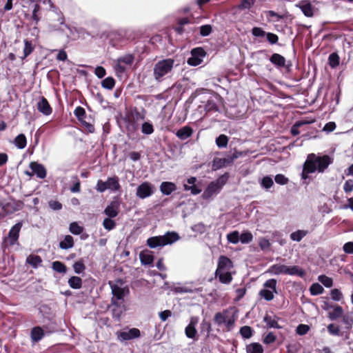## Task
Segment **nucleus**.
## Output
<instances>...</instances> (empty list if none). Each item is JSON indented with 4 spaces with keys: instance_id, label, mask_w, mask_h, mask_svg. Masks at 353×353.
<instances>
[{
    "instance_id": "f257e3e1",
    "label": "nucleus",
    "mask_w": 353,
    "mask_h": 353,
    "mask_svg": "<svg viewBox=\"0 0 353 353\" xmlns=\"http://www.w3.org/2000/svg\"><path fill=\"white\" fill-rule=\"evenodd\" d=\"M327 318L332 321L341 319V322L344 324L343 329L345 330H342L339 324L332 323L327 326L328 333L332 336H345V339H348L353 325V310L344 313L343 307L337 304L328 312Z\"/></svg>"
},
{
    "instance_id": "f03ea898",
    "label": "nucleus",
    "mask_w": 353,
    "mask_h": 353,
    "mask_svg": "<svg viewBox=\"0 0 353 353\" xmlns=\"http://www.w3.org/2000/svg\"><path fill=\"white\" fill-rule=\"evenodd\" d=\"M333 161L334 159L327 154L319 156L314 153L309 154L303 164L302 179H306L309 174L314 173L316 170L321 173L324 172L328 166L333 163Z\"/></svg>"
},
{
    "instance_id": "7ed1b4c3",
    "label": "nucleus",
    "mask_w": 353,
    "mask_h": 353,
    "mask_svg": "<svg viewBox=\"0 0 353 353\" xmlns=\"http://www.w3.org/2000/svg\"><path fill=\"white\" fill-rule=\"evenodd\" d=\"M174 60L171 58L158 61L153 68V77L157 82H161L168 77L174 68Z\"/></svg>"
},
{
    "instance_id": "20e7f679",
    "label": "nucleus",
    "mask_w": 353,
    "mask_h": 353,
    "mask_svg": "<svg viewBox=\"0 0 353 353\" xmlns=\"http://www.w3.org/2000/svg\"><path fill=\"white\" fill-rule=\"evenodd\" d=\"M236 319L237 316L235 313L229 316L228 310H223L222 312H216L214 314L213 321L218 327L223 325L222 328L223 332H230L234 328Z\"/></svg>"
},
{
    "instance_id": "39448f33",
    "label": "nucleus",
    "mask_w": 353,
    "mask_h": 353,
    "mask_svg": "<svg viewBox=\"0 0 353 353\" xmlns=\"http://www.w3.org/2000/svg\"><path fill=\"white\" fill-rule=\"evenodd\" d=\"M180 239L176 232H168L162 236H155L148 239L147 245L150 248L172 244Z\"/></svg>"
},
{
    "instance_id": "423d86ee",
    "label": "nucleus",
    "mask_w": 353,
    "mask_h": 353,
    "mask_svg": "<svg viewBox=\"0 0 353 353\" xmlns=\"http://www.w3.org/2000/svg\"><path fill=\"white\" fill-rule=\"evenodd\" d=\"M277 281L275 279H270L267 280L263 283L265 288L271 289L272 291L268 289H262L259 291V295L263 298L265 301H270L274 299V293L277 294L278 291L276 289Z\"/></svg>"
},
{
    "instance_id": "0eeeda50",
    "label": "nucleus",
    "mask_w": 353,
    "mask_h": 353,
    "mask_svg": "<svg viewBox=\"0 0 353 353\" xmlns=\"http://www.w3.org/2000/svg\"><path fill=\"white\" fill-rule=\"evenodd\" d=\"M74 115L77 117L78 120L81 123V124L85 128V130H88V132H93L94 130V128L93 125L88 121V117L86 116L85 111L84 108L81 106H78L74 110ZM89 120H91L90 118H88Z\"/></svg>"
},
{
    "instance_id": "6e6552de",
    "label": "nucleus",
    "mask_w": 353,
    "mask_h": 353,
    "mask_svg": "<svg viewBox=\"0 0 353 353\" xmlns=\"http://www.w3.org/2000/svg\"><path fill=\"white\" fill-rule=\"evenodd\" d=\"M205 55L206 53L202 48H194L191 51V57L188 59L187 63L190 65L197 66L202 63Z\"/></svg>"
},
{
    "instance_id": "1a4fd4ad",
    "label": "nucleus",
    "mask_w": 353,
    "mask_h": 353,
    "mask_svg": "<svg viewBox=\"0 0 353 353\" xmlns=\"http://www.w3.org/2000/svg\"><path fill=\"white\" fill-rule=\"evenodd\" d=\"M238 157L236 154L229 155L225 158L215 157L212 162V170L216 171L224 167L230 165L233 163L234 160Z\"/></svg>"
},
{
    "instance_id": "9d476101",
    "label": "nucleus",
    "mask_w": 353,
    "mask_h": 353,
    "mask_svg": "<svg viewBox=\"0 0 353 353\" xmlns=\"http://www.w3.org/2000/svg\"><path fill=\"white\" fill-rule=\"evenodd\" d=\"M154 192V186L148 182L145 181L140 184L137 188V196L140 199H145L150 196Z\"/></svg>"
},
{
    "instance_id": "9b49d317",
    "label": "nucleus",
    "mask_w": 353,
    "mask_h": 353,
    "mask_svg": "<svg viewBox=\"0 0 353 353\" xmlns=\"http://www.w3.org/2000/svg\"><path fill=\"white\" fill-rule=\"evenodd\" d=\"M122 301H116L111 300L109 309L112 313V318L117 321H119L122 314L125 311V307Z\"/></svg>"
},
{
    "instance_id": "f8f14e48",
    "label": "nucleus",
    "mask_w": 353,
    "mask_h": 353,
    "mask_svg": "<svg viewBox=\"0 0 353 353\" xmlns=\"http://www.w3.org/2000/svg\"><path fill=\"white\" fill-rule=\"evenodd\" d=\"M121 202L119 199H114L112 201L109 205L105 208L104 214L110 217L114 218L118 216L120 211Z\"/></svg>"
},
{
    "instance_id": "ddd939ff",
    "label": "nucleus",
    "mask_w": 353,
    "mask_h": 353,
    "mask_svg": "<svg viewBox=\"0 0 353 353\" xmlns=\"http://www.w3.org/2000/svg\"><path fill=\"white\" fill-rule=\"evenodd\" d=\"M141 332L138 328H131L128 331L119 332L117 334L120 341H129L140 337Z\"/></svg>"
},
{
    "instance_id": "4468645a",
    "label": "nucleus",
    "mask_w": 353,
    "mask_h": 353,
    "mask_svg": "<svg viewBox=\"0 0 353 353\" xmlns=\"http://www.w3.org/2000/svg\"><path fill=\"white\" fill-rule=\"evenodd\" d=\"M233 268V263L230 259L228 256L221 255L219 256L218 260L217 268L215 272V274L219 273V272L230 270Z\"/></svg>"
},
{
    "instance_id": "2eb2a0df",
    "label": "nucleus",
    "mask_w": 353,
    "mask_h": 353,
    "mask_svg": "<svg viewBox=\"0 0 353 353\" xmlns=\"http://www.w3.org/2000/svg\"><path fill=\"white\" fill-rule=\"evenodd\" d=\"M109 285L112 290V294L113 296L111 300H114L116 301H122L124 302V296H125V288H122L118 286L116 284H114L112 281H109Z\"/></svg>"
},
{
    "instance_id": "dca6fc26",
    "label": "nucleus",
    "mask_w": 353,
    "mask_h": 353,
    "mask_svg": "<svg viewBox=\"0 0 353 353\" xmlns=\"http://www.w3.org/2000/svg\"><path fill=\"white\" fill-rule=\"evenodd\" d=\"M29 167L38 178L43 179L46 177L47 172L43 165L36 161H32L30 163Z\"/></svg>"
},
{
    "instance_id": "f3484780",
    "label": "nucleus",
    "mask_w": 353,
    "mask_h": 353,
    "mask_svg": "<svg viewBox=\"0 0 353 353\" xmlns=\"http://www.w3.org/2000/svg\"><path fill=\"white\" fill-rule=\"evenodd\" d=\"M23 223L18 222L14 225L8 233V238L10 239V245H14L19 239V232L22 228Z\"/></svg>"
},
{
    "instance_id": "a211bd4d",
    "label": "nucleus",
    "mask_w": 353,
    "mask_h": 353,
    "mask_svg": "<svg viewBox=\"0 0 353 353\" xmlns=\"http://www.w3.org/2000/svg\"><path fill=\"white\" fill-rule=\"evenodd\" d=\"M220 190V186L217 185L216 183L212 181L209 183L206 189L204 190L202 194V197L203 199H209L214 194L218 193Z\"/></svg>"
},
{
    "instance_id": "6ab92c4d",
    "label": "nucleus",
    "mask_w": 353,
    "mask_h": 353,
    "mask_svg": "<svg viewBox=\"0 0 353 353\" xmlns=\"http://www.w3.org/2000/svg\"><path fill=\"white\" fill-rule=\"evenodd\" d=\"M43 330L40 326H35L30 331V339L32 343H37L44 336Z\"/></svg>"
},
{
    "instance_id": "aec40b11",
    "label": "nucleus",
    "mask_w": 353,
    "mask_h": 353,
    "mask_svg": "<svg viewBox=\"0 0 353 353\" xmlns=\"http://www.w3.org/2000/svg\"><path fill=\"white\" fill-rule=\"evenodd\" d=\"M176 188V185L173 182L163 181L160 185V191L164 195H170Z\"/></svg>"
},
{
    "instance_id": "412c9836",
    "label": "nucleus",
    "mask_w": 353,
    "mask_h": 353,
    "mask_svg": "<svg viewBox=\"0 0 353 353\" xmlns=\"http://www.w3.org/2000/svg\"><path fill=\"white\" fill-rule=\"evenodd\" d=\"M37 109L45 115H50L52 113V108L47 99L44 97H41L40 101L38 102Z\"/></svg>"
},
{
    "instance_id": "4be33fe9",
    "label": "nucleus",
    "mask_w": 353,
    "mask_h": 353,
    "mask_svg": "<svg viewBox=\"0 0 353 353\" xmlns=\"http://www.w3.org/2000/svg\"><path fill=\"white\" fill-rule=\"evenodd\" d=\"M279 318L276 316L272 317L270 315L266 314L263 317V321L266 323L268 328L280 329L281 326L278 323Z\"/></svg>"
},
{
    "instance_id": "5701e85b",
    "label": "nucleus",
    "mask_w": 353,
    "mask_h": 353,
    "mask_svg": "<svg viewBox=\"0 0 353 353\" xmlns=\"http://www.w3.org/2000/svg\"><path fill=\"white\" fill-rule=\"evenodd\" d=\"M139 259L141 261V263L143 265H152L154 262V257L151 254L150 252L146 250V251H141L139 254Z\"/></svg>"
},
{
    "instance_id": "b1692460",
    "label": "nucleus",
    "mask_w": 353,
    "mask_h": 353,
    "mask_svg": "<svg viewBox=\"0 0 353 353\" xmlns=\"http://www.w3.org/2000/svg\"><path fill=\"white\" fill-rule=\"evenodd\" d=\"M285 274L291 276H299L303 277L305 275V271L297 265L287 266Z\"/></svg>"
},
{
    "instance_id": "393cba45",
    "label": "nucleus",
    "mask_w": 353,
    "mask_h": 353,
    "mask_svg": "<svg viewBox=\"0 0 353 353\" xmlns=\"http://www.w3.org/2000/svg\"><path fill=\"white\" fill-rule=\"evenodd\" d=\"M270 61H271V63H272L274 65L277 66V67H283L285 64V59L284 57H283L282 55L279 54H277V53H274L273 54L270 59Z\"/></svg>"
},
{
    "instance_id": "a878e982",
    "label": "nucleus",
    "mask_w": 353,
    "mask_h": 353,
    "mask_svg": "<svg viewBox=\"0 0 353 353\" xmlns=\"http://www.w3.org/2000/svg\"><path fill=\"white\" fill-rule=\"evenodd\" d=\"M286 267L285 265L281 264H274L270 267L268 269V272L272 273L274 274H285L286 273Z\"/></svg>"
},
{
    "instance_id": "bb28decb",
    "label": "nucleus",
    "mask_w": 353,
    "mask_h": 353,
    "mask_svg": "<svg viewBox=\"0 0 353 353\" xmlns=\"http://www.w3.org/2000/svg\"><path fill=\"white\" fill-rule=\"evenodd\" d=\"M310 122L306 121H297L292 125L290 132H299V128H302V130H307L309 128Z\"/></svg>"
},
{
    "instance_id": "cd10ccee",
    "label": "nucleus",
    "mask_w": 353,
    "mask_h": 353,
    "mask_svg": "<svg viewBox=\"0 0 353 353\" xmlns=\"http://www.w3.org/2000/svg\"><path fill=\"white\" fill-rule=\"evenodd\" d=\"M107 186L108 189H110L112 190H118L121 186L119 183V178L117 176H114L113 177H108L107 181Z\"/></svg>"
},
{
    "instance_id": "c85d7f7f",
    "label": "nucleus",
    "mask_w": 353,
    "mask_h": 353,
    "mask_svg": "<svg viewBox=\"0 0 353 353\" xmlns=\"http://www.w3.org/2000/svg\"><path fill=\"white\" fill-rule=\"evenodd\" d=\"M74 239L70 235H66L63 241L59 243L61 249L67 250L74 246Z\"/></svg>"
},
{
    "instance_id": "c756f323",
    "label": "nucleus",
    "mask_w": 353,
    "mask_h": 353,
    "mask_svg": "<svg viewBox=\"0 0 353 353\" xmlns=\"http://www.w3.org/2000/svg\"><path fill=\"white\" fill-rule=\"evenodd\" d=\"M69 286L75 290L80 289L82 287V279L77 276H72L68 279Z\"/></svg>"
},
{
    "instance_id": "7c9ffc66",
    "label": "nucleus",
    "mask_w": 353,
    "mask_h": 353,
    "mask_svg": "<svg viewBox=\"0 0 353 353\" xmlns=\"http://www.w3.org/2000/svg\"><path fill=\"white\" fill-rule=\"evenodd\" d=\"M228 271L229 270H227L225 272H223V271L219 272V273L215 274L216 276L219 277V281L221 283L229 284L232 281V276L231 273Z\"/></svg>"
},
{
    "instance_id": "2f4dec72",
    "label": "nucleus",
    "mask_w": 353,
    "mask_h": 353,
    "mask_svg": "<svg viewBox=\"0 0 353 353\" xmlns=\"http://www.w3.org/2000/svg\"><path fill=\"white\" fill-rule=\"evenodd\" d=\"M26 263L37 268L42 263V259L39 255L30 254L27 257Z\"/></svg>"
},
{
    "instance_id": "473e14b6",
    "label": "nucleus",
    "mask_w": 353,
    "mask_h": 353,
    "mask_svg": "<svg viewBox=\"0 0 353 353\" xmlns=\"http://www.w3.org/2000/svg\"><path fill=\"white\" fill-rule=\"evenodd\" d=\"M300 9L305 16L312 17L313 15V10L312 5L307 1L302 2L299 6Z\"/></svg>"
},
{
    "instance_id": "72a5a7b5",
    "label": "nucleus",
    "mask_w": 353,
    "mask_h": 353,
    "mask_svg": "<svg viewBox=\"0 0 353 353\" xmlns=\"http://www.w3.org/2000/svg\"><path fill=\"white\" fill-rule=\"evenodd\" d=\"M248 353H263V346L259 343H252L247 346Z\"/></svg>"
},
{
    "instance_id": "f704fd0d",
    "label": "nucleus",
    "mask_w": 353,
    "mask_h": 353,
    "mask_svg": "<svg viewBox=\"0 0 353 353\" xmlns=\"http://www.w3.org/2000/svg\"><path fill=\"white\" fill-rule=\"evenodd\" d=\"M308 232L303 230H298L290 234V239L292 241L299 242L307 234Z\"/></svg>"
},
{
    "instance_id": "c9c22d12",
    "label": "nucleus",
    "mask_w": 353,
    "mask_h": 353,
    "mask_svg": "<svg viewBox=\"0 0 353 353\" xmlns=\"http://www.w3.org/2000/svg\"><path fill=\"white\" fill-rule=\"evenodd\" d=\"M14 143L18 148L23 149L27 144V140L24 134H19L14 139Z\"/></svg>"
},
{
    "instance_id": "e433bc0d",
    "label": "nucleus",
    "mask_w": 353,
    "mask_h": 353,
    "mask_svg": "<svg viewBox=\"0 0 353 353\" xmlns=\"http://www.w3.org/2000/svg\"><path fill=\"white\" fill-rule=\"evenodd\" d=\"M239 333L244 339H250L254 334L253 329L248 325H244L240 328Z\"/></svg>"
},
{
    "instance_id": "4c0bfd02",
    "label": "nucleus",
    "mask_w": 353,
    "mask_h": 353,
    "mask_svg": "<svg viewBox=\"0 0 353 353\" xmlns=\"http://www.w3.org/2000/svg\"><path fill=\"white\" fill-rule=\"evenodd\" d=\"M52 269L59 273L65 274L67 272V267L66 265L59 261H54L52 264Z\"/></svg>"
},
{
    "instance_id": "58836bf2",
    "label": "nucleus",
    "mask_w": 353,
    "mask_h": 353,
    "mask_svg": "<svg viewBox=\"0 0 353 353\" xmlns=\"http://www.w3.org/2000/svg\"><path fill=\"white\" fill-rule=\"evenodd\" d=\"M310 292L312 295L316 296L322 294L324 289L319 283H314L310 287Z\"/></svg>"
},
{
    "instance_id": "ea45409f",
    "label": "nucleus",
    "mask_w": 353,
    "mask_h": 353,
    "mask_svg": "<svg viewBox=\"0 0 353 353\" xmlns=\"http://www.w3.org/2000/svg\"><path fill=\"white\" fill-rule=\"evenodd\" d=\"M115 85V81L112 77H108L101 81V86L107 90H112Z\"/></svg>"
},
{
    "instance_id": "a19ab883",
    "label": "nucleus",
    "mask_w": 353,
    "mask_h": 353,
    "mask_svg": "<svg viewBox=\"0 0 353 353\" xmlns=\"http://www.w3.org/2000/svg\"><path fill=\"white\" fill-rule=\"evenodd\" d=\"M72 267H73L74 272L76 274H79L83 272L84 270H85V265L83 263V259H80V260L76 261L73 264Z\"/></svg>"
},
{
    "instance_id": "79ce46f5",
    "label": "nucleus",
    "mask_w": 353,
    "mask_h": 353,
    "mask_svg": "<svg viewBox=\"0 0 353 353\" xmlns=\"http://www.w3.org/2000/svg\"><path fill=\"white\" fill-rule=\"evenodd\" d=\"M321 308L325 311L330 312L336 304L331 302L327 297H322Z\"/></svg>"
},
{
    "instance_id": "37998d69",
    "label": "nucleus",
    "mask_w": 353,
    "mask_h": 353,
    "mask_svg": "<svg viewBox=\"0 0 353 353\" xmlns=\"http://www.w3.org/2000/svg\"><path fill=\"white\" fill-rule=\"evenodd\" d=\"M329 65L331 68H336L339 65V57L336 53H332L328 57Z\"/></svg>"
},
{
    "instance_id": "c03bdc74",
    "label": "nucleus",
    "mask_w": 353,
    "mask_h": 353,
    "mask_svg": "<svg viewBox=\"0 0 353 353\" xmlns=\"http://www.w3.org/2000/svg\"><path fill=\"white\" fill-rule=\"evenodd\" d=\"M117 60L125 66H130L134 61V57L128 54L118 58Z\"/></svg>"
},
{
    "instance_id": "a18cd8bd",
    "label": "nucleus",
    "mask_w": 353,
    "mask_h": 353,
    "mask_svg": "<svg viewBox=\"0 0 353 353\" xmlns=\"http://www.w3.org/2000/svg\"><path fill=\"white\" fill-rule=\"evenodd\" d=\"M70 232L75 235L81 234L83 231V228L80 226L77 222H72L70 225Z\"/></svg>"
},
{
    "instance_id": "49530a36",
    "label": "nucleus",
    "mask_w": 353,
    "mask_h": 353,
    "mask_svg": "<svg viewBox=\"0 0 353 353\" xmlns=\"http://www.w3.org/2000/svg\"><path fill=\"white\" fill-rule=\"evenodd\" d=\"M318 280L326 288H331L333 285L332 279L324 274L320 275Z\"/></svg>"
},
{
    "instance_id": "de8ad7c7",
    "label": "nucleus",
    "mask_w": 353,
    "mask_h": 353,
    "mask_svg": "<svg viewBox=\"0 0 353 353\" xmlns=\"http://www.w3.org/2000/svg\"><path fill=\"white\" fill-rule=\"evenodd\" d=\"M6 203L10 205L9 207H11V209H8L9 214H12L16 211L21 210L23 205V203L21 201H18L14 203Z\"/></svg>"
},
{
    "instance_id": "09e8293b",
    "label": "nucleus",
    "mask_w": 353,
    "mask_h": 353,
    "mask_svg": "<svg viewBox=\"0 0 353 353\" xmlns=\"http://www.w3.org/2000/svg\"><path fill=\"white\" fill-rule=\"evenodd\" d=\"M108 216L103 221V226L108 231L113 230L116 227V222Z\"/></svg>"
},
{
    "instance_id": "8fccbe9b",
    "label": "nucleus",
    "mask_w": 353,
    "mask_h": 353,
    "mask_svg": "<svg viewBox=\"0 0 353 353\" xmlns=\"http://www.w3.org/2000/svg\"><path fill=\"white\" fill-rule=\"evenodd\" d=\"M227 239L230 243L233 244L238 243L239 242V232L235 230L228 234Z\"/></svg>"
},
{
    "instance_id": "3c124183",
    "label": "nucleus",
    "mask_w": 353,
    "mask_h": 353,
    "mask_svg": "<svg viewBox=\"0 0 353 353\" xmlns=\"http://www.w3.org/2000/svg\"><path fill=\"white\" fill-rule=\"evenodd\" d=\"M228 143V138L223 134H221L216 139V143L219 148L226 147Z\"/></svg>"
},
{
    "instance_id": "603ef678",
    "label": "nucleus",
    "mask_w": 353,
    "mask_h": 353,
    "mask_svg": "<svg viewBox=\"0 0 353 353\" xmlns=\"http://www.w3.org/2000/svg\"><path fill=\"white\" fill-rule=\"evenodd\" d=\"M253 236L250 232H245L239 234V241L242 243H249L252 241Z\"/></svg>"
},
{
    "instance_id": "864d4df0",
    "label": "nucleus",
    "mask_w": 353,
    "mask_h": 353,
    "mask_svg": "<svg viewBox=\"0 0 353 353\" xmlns=\"http://www.w3.org/2000/svg\"><path fill=\"white\" fill-rule=\"evenodd\" d=\"M330 296L332 299L335 301H340L343 297L341 292L336 288L331 290Z\"/></svg>"
},
{
    "instance_id": "5fc2aeb1",
    "label": "nucleus",
    "mask_w": 353,
    "mask_h": 353,
    "mask_svg": "<svg viewBox=\"0 0 353 353\" xmlns=\"http://www.w3.org/2000/svg\"><path fill=\"white\" fill-rule=\"evenodd\" d=\"M34 48L32 47V43L28 40L24 41V49H23V58H26L32 53Z\"/></svg>"
},
{
    "instance_id": "6e6d98bb",
    "label": "nucleus",
    "mask_w": 353,
    "mask_h": 353,
    "mask_svg": "<svg viewBox=\"0 0 353 353\" xmlns=\"http://www.w3.org/2000/svg\"><path fill=\"white\" fill-rule=\"evenodd\" d=\"M185 333L188 338L194 339L196 337L197 331L196 327L188 325L185 329Z\"/></svg>"
},
{
    "instance_id": "4d7b16f0",
    "label": "nucleus",
    "mask_w": 353,
    "mask_h": 353,
    "mask_svg": "<svg viewBox=\"0 0 353 353\" xmlns=\"http://www.w3.org/2000/svg\"><path fill=\"white\" fill-rule=\"evenodd\" d=\"M228 179H229V174L228 172H225L224 174L220 176L214 182L216 183L217 185H219L220 189H221L222 187L227 183Z\"/></svg>"
},
{
    "instance_id": "13d9d810",
    "label": "nucleus",
    "mask_w": 353,
    "mask_h": 353,
    "mask_svg": "<svg viewBox=\"0 0 353 353\" xmlns=\"http://www.w3.org/2000/svg\"><path fill=\"white\" fill-rule=\"evenodd\" d=\"M252 34L254 37L258 38L266 37L267 32L264 31L261 28L254 27L252 29Z\"/></svg>"
},
{
    "instance_id": "bf43d9fd",
    "label": "nucleus",
    "mask_w": 353,
    "mask_h": 353,
    "mask_svg": "<svg viewBox=\"0 0 353 353\" xmlns=\"http://www.w3.org/2000/svg\"><path fill=\"white\" fill-rule=\"evenodd\" d=\"M40 11V6L38 4H34V8L32 10V19L35 22L37 25L38 22L40 21V16L39 15V12Z\"/></svg>"
},
{
    "instance_id": "052dcab7",
    "label": "nucleus",
    "mask_w": 353,
    "mask_h": 353,
    "mask_svg": "<svg viewBox=\"0 0 353 353\" xmlns=\"http://www.w3.org/2000/svg\"><path fill=\"white\" fill-rule=\"evenodd\" d=\"M310 329V327L309 325L306 324H300L297 326L296 332L299 335L302 336L306 334L309 332Z\"/></svg>"
},
{
    "instance_id": "680f3d73",
    "label": "nucleus",
    "mask_w": 353,
    "mask_h": 353,
    "mask_svg": "<svg viewBox=\"0 0 353 353\" xmlns=\"http://www.w3.org/2000/svg\"><path fill=\"white\" fill-rule=\"evenodd\" d=\"M185 190H190L191 193L194 195H196L201 192V188H199L197 185H184Z\"/></svg>"
},
{
    "instance_id": "e2e57ef3",
    "label": "nucleus",
    "mask_w": 353,
    "mask_h": 353,
    "mask_svg": "<svg viewBox=\"0 0 353 353\" xmlns=\"http://www.w3.org/2000/svg\"><path fill=\"white\" fill-rule=\"evenodd\" d=\"M276 336L274 334L273 332H269L263 339V342L265 344L269 345L273 343L276 341Z\"/></svg>"
},
{
    "instance_id": "0e129e2a",
    "label": "nucleus",
    "mask_w": 353,
    "mask_h": 353,
    "mask_svg": "<svg viewBox=\"0 0 353 353\" xmlns=\"http://www.w3.org/2000/svg\"><path fill=\"white\" fill-rule=\"evenodd\" d=\"M275 182L279 185H285L288 183L289 179L282 174H278L274 177Z\"/></svg>"
},
{
    "instance_id": "69168bd1",
    "label": "nucleus",
    "mask_w": 353,
    "mask_h": 353,
    "mask_svg": "<svg viewBox=\"0 0 353 353\" xmlns=\"http://www.w3.org/2000/svg\"><path fill=\"white\" fill-rule=\"evenodd\" d=\"M273 184H274V182L271 177L266 176L263 178L262 181H261V185L263 188L268 189V188H271L273 185Z\"/></svg>"
},
{
    "instance_id": "338daca9",
    "label": "nucleus",
    "mask_w": 353,
    "mask_h": 353,
    "mask_svg": "<svg viewBox=\"0 0 353 353\" xmlns=\"http://www.w3.org/2000/svg\"><path fill=\"white\" fill-rule=\"evenodd\" d=\"M266 39L271 45L276 44L279 41V37L272 32H267Z\"/></svg>"
},
{
    "instance_id": "774afa93",
    "label": "nucleus",
    "mask_w": 353,
    "mask_h": 353,
    "mask_svg": "<svg viewBox=\"0 0 353 353\" xmlns=\"http://www.w3.org/2000/svg\"><path fill=\"white\" fill-rule=\"evenodd\" d=\"M343 250L346 254H353V242L349 241L345 243L343 246Z\"/></svg>"
}]
</instances>
